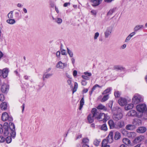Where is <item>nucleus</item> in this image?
<instances>
[{"label":"nucleus","mask_w":147,"mask_h":147,"mask_svg":"<svg viewBox=\"0 0 147 147\" xmlns=\"http://www.w3.org/2000/svg\"><path fill=\"white\" fill-rule=\"evenodd\" d=\"M9 126V128L8 123L7 122L4 123L3 126L0 124V133L3 132L5 136H7L10 134L12 138H14L16 136L15 125L13 123L10 122Z\"/></svg>","instance_id":"f257e3e1"},{"label":"nucleus","mask_w":147,"mask_h":147,"mask_svg":"<svg viewBox=\"0 0 147 147\" xmlns=\"http://www.w3.org/2000/svg\"><path fill=\"white\" fill-rule=\"evenodd\" d=\"M94 115L95 118L99 121H102L104 123L106 122L110 118L109 116L107 114L99 112L96 108H94Z\"/></svg>","instance_id":"f03ea898"},{"label":"nucleus","mask_w":147,"mask_h":147,"mask_svg":"<svg viewBox=\"0 0 147 147\" xmlns=\"http://www.w3.org/2000/svg\"><path fill=\"white\" fill-rule=\"evenodd\" d=\"M142 97L139 94H136L134 96L132 99V102L134 104H137L141 102Z\"/></svg>","instance_id":"7ed1b4c3"},{"label":"nucleus","mask_w":147,"mask_h":147,"mask_svg":"<svg viewBox=\"0 0 147 147\" xmlns=\"http://www.w3.org/2000/svg\"><path fill=\"white\" fill-rule=\"evenodd\" d=\"M136 109L138 112L143 113L147 109L146 105L145 104H141L138 105L136 107Z\"/></svg>","instance_id":"20e7f679"},{"label":"nucleus","mask_w":147,"mask_h":147,"mask_svg":"<svg viewBox=\"0 0 147 147\" xmlns=\"http://www.w3.org/2000/svg\"><path fill=\"white\" fill-rule=\"evenodd\" d=\"M1 119L3 121H11L13 120V118L11 116H9L6 112H5L2 114Z\"/></svg>","instance_id":"39448f33"},{"label":"nucleus","mask_w":147,"mask_h":147,"mask_svg":"<svg viewBox=\"0 0 147 147\" xmlns=\"http://www.w3.org/2000/svg\"><path fill=\"white\" fill-rule=\"evenodd\" d=\"M94 108H93L91 111L92 113L90 114L87 117V120L90 123H92L94 121V118H95V116L94 115Z\"/></svg>","instance_id":"423d86ee"},{"label":"nucleus","mask_w":147,"mask_h":147,"mask_svg":"<svg viewBox=\"0 0 147 147\" xmlns=\"http://www.w3.org/2000/svg\"><path fill=\"white\" fill-rule=\"evenodd\" d=\"M105 140L107 141V144H108V143H111L113 142V133L112 131H111L109 133V134L107 138V139H104Z\"/></svg>","instance_id":"0eeeda50"},{"label":"nucleus","mask_w":147,"mask_h":147,"mask_svg":"<svg viewBox=\"0 0 147 147\" xmlns=\"http://www.w3.org/2000/svg\"><path fill=\"white\" fill-rule=\"evenodd\" d=\"M67 63H63L61 61H59L56 65V67L59 69H63L67 66Z\"/></svg>","instance_id":"6e6552de"},{"label":"nucleus","mask_w":147,"mask_h":147,"mask_svg":"<svg viewBox=\"0 0 147 147\" xmlns=\"http://www.w3.org/2000/svg\"><path fill=\"white\" fill-rule=\"evenodd\" d=\"M112 31V28L111 27H109L107 28L104 33L105 37L107 38L110 35Z\"/></svg>","instance_id":"1a4fd4ad"},{"label":"nucleus","mask_w":147,"mask_h":147,"mask_svg":"<svg viewBox=\"0 0 147 147\" xmlns=\"http://www.w3.org/2000/svg\"><path fill=\"white\" fill-rule=\"evenodd\" d=\"M9 86L6 84H4L1 86V90L2 92L6 93L8 90Z\"/></svg>","instance_id":"9d476101"},{"label":"nucleus","mask_w":147,"mask_h":147,"mask_svg":"<svg viewBox=\"0 0 147 147\" xmlns=\"http://www.w3.org/2000/svg\"><path fill=\"white\" fill-rule=\"evenodd\" d=\"M123 117L122 114L120 113L117 114H114L113 115V119L116 121H117L121 119Z\"/></svg>","instance_id":"9b49d317"},{"label":"nucleus","mask_w":147,"mask_h":147,"mask_svg":"<svg viewBox=\"0 0 147 147\" xmlns=\"http://www.w3.org/2000/svg\"><path fill=\"white\" fill-rule=\"evenodd\" d=\"M125 126V123L123 121H120L116 124V128L120 129L123 127Z\"/></svg>","instance_id":"f8f14e48"},{"label":"nucleus","mask_w":147,"mask_h":147,"mask_svg":"<svg viewBox=\"0 0 147 147\" xmlns=\"http://www.w3.org/2000/svg\"><path fill=\"white\" fill-rule=\"evenodd\" d=\"M118 102L119 105L121 106H124L127 103V100L124 98H121Z\"/></svg>","instance_id":"ddd939ff"},{"label":"nucleus","mask_w":147,"mask_h":147,"mask_svg":"<svg viewBox=\"0 0 147 147\" xmlns=\"http://www.w3.org/2000/svg\"><path fill=\"white\" fill-rule=\"evenodd\" d=\"M2 77L3 78H5L8 76V73L9 72V69L7 68H5L2 70Z\"/></svg>","instance_id":"4468645a"},{"label":"nucleus","mask_w":147,"mask_h":147,"mask_svg":"<svg viewBox=\"0 0 147 147\" xmlns=\"http://www.w3.org/2000/svg\"><path fill=\"white\" fill-rule=\"evenodd\" d=\"M136 128V126L133 124H128L126 125L125 128L126 129L131 131H133Z\"/></svg>","instance_id":"2eb2a0df"},{"label":"nucleus","mask_w":147,"mask_h":147,"mask_svg":"<svg viewBox=\"0 0 147 147\" xmlns=\"http://www.w3.org/2000/svg\"><path fill=\"white\" fill-rule=\"evenodd\" d=\"M102 0H91L92 5L93 6H96L99 5Z\"/></svg>","instance_id":"dca6fc26"},{"label":"nucleus","mask_w":147,"mask_h":147,"mask_svg":"<svg viewBox=\"0 0 147 147\" xmlns=\"http://www.w3.org/2000/svg\"><path fill=\"white\" fill-rule=\"evenodd\" d=\"M108 123L110 129L116 128V125H115L113 121L112 120H110L108 121Z\"/></svg>","instance_id":"f3484780"},{"label":"nucleus","mask_w":147,"mask_h":147,"mask_svg":"<svg viewBox=\"0 0 147 147\" xmlns=\"http://www.w3.org/2000/svg\"><path fill=\"white\" fill-rule=\"evenodd\" d=\"M137 113L136 111L134 110H131L129 111L127 113V115L129 116H137Z\"/></svg>","instance_id":"a211bd4d"},{"label":"nucleus","mask_w":147,"mask_h":147,"mask_svg":"<svg viewBox=\"0 0 147 147\" xmlns=\"http://www.w3.org/2000/svg\"><path fill=\"white\" fill-rule=\"evenodd\" d=\"M146 130V128L144 127H139L137 130V131L139 133H144Z\"/></svg>","instance_id":"6ab92c4d"},{"label":"nucleus","mask_w":147,"mask_h":147,"mask_svg":"<svg viewBox=\"0 0 147 147\" xmlns=\"http://www.w3.org/2000/svg\"><path fill=\"white\" fill-rule=\"evenodd\" d=\"M144 138V136H140L137 137L134 140V141L137 143L139 142L142 140Z\"/></svg>","instance_id":"aec40b11"},{"label":"nucleus","mask_w":147,"mask_h":147,"mask_svg":"<svg viewBox=\"0 0 147 147\" xmlns=\"http://www.w3.org/2000/svg\"><path fill=\"white\" fill-rule=\"evenodd\" d=\"M113 68L114 69L117 71H121L123 70H124L125 69V68L123 67L122 66L120 65L114 66Z\"/></svg>","instance_id":"412c9836"},{"label":"nucleus","mask_w":147,"mask_h":147,"mask_svg":"<svg viewBox=\"0 0 147 147\" xmlns=\"http://www.w3.org/2000/svg\"><path fill=\"white\" fill-rule=\"evenodd\" d=\"M97 108L98 109L102 110L104 111H107V108L101 104H100L97 107Z\"/></svg>","instance_id":"4be33fe9"},{"label":"nucleus","mask_w":147,"mask_h":147,"mask_svg":"<svg viewBox=\"0 0 147 147\" xmlns=\"http://www.w3.org/2000/svg\"><path fill=\"white\" fill-rule=\"evenodd\" d=\"M123 142L127 146L131 144V142L129 139L127 138H124L123 140Z\"/></svg>","instance_id":"5701e85b"},{"label":"nucleus","mask_w":147,"mask_h":147,"mask_svg":"<svg viewBox=\"0 0 147 147\" xmlns=\"http://www.w3.org/2000/svg\"><path fill=\"white\" fill-rule=\"evenodd\" d=\"M134 107L133 104L131 103L126 105L125 107V109L126 110H129L132 109Z\"/></svg>","instance_id":"b1692460"},{"label":"nucleus","mask_w":147,"mask_h":147,"mask_svg":"<svg viewBox=\"0 0 147 147\" xmlns=\"http://www.w3.org/2000/svg\"><path fill=\"white\" fill-rule=\"evenodd\" d=\"M7 103L5 102H2L0 105V107L2 110H6L7 109Z\"/></svg>","instance_id":"393cba45"},{"label":"nucleus","mask_w":147,"mask_h":147,"mask_svg":"<svg viewBox=\"0 0 147 147\" xmlns=\"http://www.w3.org/2000/svg\"><path fill=\"white\" fill-rule=\"evenodd\" d=\"M144 26L143 25H138L135 27L134 30L135 32H137L141 29L143 28Z\"/></svg>","instance_id":"a878e982"},{"label":"nucleus","mask_w":147,"mask_h":147,"mask_svg":"<svg viewBox=\"0 0 147 147\" xmlns=\"http://www.w3.org/2000/svg\"><path fill=\"white\" fill-rule=\"evenodd\" d=\"M101 144V147H110V146L107 144V141L105 140H103Z\"/></svg>","instance_id":"bb28decb"},{"label":"nucleus","mask_w":147,"mask_h":147,"mask_svg":"<svg viewBox=\"0 0 147 147\" xmlns=\"http://www.w3.org/2000/svg\"><path fill=\"white\" fill-rule=\"evenodd\" d=\"M121 134L118 131L115 132V134L114 138L116 140H119L120 138Z\"/></svg>","instance_id":"cd10ccee"},{"label":"nucleus","mask_w":147,"mask_h":147,"mask_svg":"<svg viewBox=\"0 0 147 147\" xmlns=\"http://www.w3.org/2000/svg\"><path fill=\"white\" fill-rule=\"evenodd\" d=\"M84 97H83L81 99L80 101V105L79 108V109L81 110L83 107V105H84Z\"/></svg>","instance_id":"c85d7f7f"},{"label":"nucleus","mask_w":147,"mask_h":147,"mask_svg":"<svg viewBox=\"0 0 147 147\" xmlns=\"http://www.w3.org/2000/svg\"><path fill=\"white\" fill-rule=\"evenodd\" d=\"M53 74H44L43 75L42 78L43 80H45V78H48L51 76Z\"/></svg>","instance_id":"c756f323"},{"label":"nucleus","mask_w":147,"mask_h":147,"mask_svg":"<svg viewBox=\"0 0 147 147\" xmlns=\"http://www.w3.org/2000/svg\"><path fill=\"white\" fill-rule=\"evenodd\" d=\"M116 10V8H113L112 9H111L107 13V15L108 16H111L113 13Z\"/></svg>","instance_id":"7c9ffc66"},{"label":"nucleus","mask_w":147,"mask_h":147,"mask_svg":"<svg viewBox=\"0 0 147 147\" xmlns=\"http://www.w3.org/2000/svg\"><path fill=\"white\" fill-rule=\"evenodd\" d=\"M7 22L11 24H13L16 23V21L14 19H10L7 20Z\"/></svg>","instance_id":"2f4dec72"},{"label":"nucleus","mask_w":147,"mask_h":147,"mask_svg":"<svg viewBox=\"0 0 147 147\" xmlns=\"http://www.w3.org/2000/svg\"><path fill=\"white\" fill-rule=\"evenodd\" d=\"M101 130H104L105 131H106L107 129V125L106 123H104L100 127Z\"/></svg>","instance_id":"473e14b6"},{"label":"nucleus","mask_w":147,"mask_h":147,"mask_svg":"<svg viewBox=\"0 0 147 147\" xmlns=\"http://www.w3.org/2000/svg\"><path fill=\"white\" fill-rule=\"evenodd\" d=\"M100 141L101 140L100 139H95L94 141L93 144L95 145L98 146L99 145Z\"/></svg>","instance_id":"72a5a7b5"},{"label":"nucleus","mask_w":147,"mask_h":147,"mask_svg":"<svg viewBox=\"0 0 147 147\" xmlns=\"http://www.w3.org/2000/svg\"><path fill=\"white\" fill-rule=\"evenodd\" d=\"M109 98V95L107 94L104 96L103 97L102 99L101 102H104L105 101L107 100Z\"/></svg>","instance_id":"f704fd0d"},{"label":"nucleus","mask_w":147,"mask_h":147,"mask_svg":"<svg viewBox=\"0 0 147 147\" xmlns=\"http://www.w3.org/2000/svg\"><path fill=\"white\" fill-rule=\"evenodd\" d=\"M11 136H8L5 139V141L7 143L9 144L12 141V139L11 138Z\"/></svg>","instance_id":"c9c22d12"},{"label":"nucleus","mask_w":147,"mask_h":147,"mask_svg":"<svg viewBox=\"0 0 147 147\" xmlns=\"http://www.w3.org/2000/svg\"><path fill=\"white\" fill-rule=\"evenodd\" d=\"M67 53L68 54L70 57H72L73 56V52L70 50L69 48H67Z\"/></svg>","instance_id":"e433bc0d"},{"label":"nucleus","mask_w":147,"mask_h":147,"mask_svg":"<svg viewBox=\"0 0 147 147\" xmlns=\"http://www.w3.org/2000/svg\"><path fill=\"white\" fill-rule=\"evenodd\" d=\"M78 88V83L75 82L74 83V88L73 90V93H74V92H76L77 90V89Z\"/></svg>","instance_id":"4c0bfd02"},{"label":"nucleus","mask_w":147,"mask_h":147,"mask_svg":"<svg viewBox=\"0 0 147 147\" xmlns=\"http://www.w3.org/2000/svg\"><path fill=\"white\" fill-rule=\"evenodd\" d=\"M9 19H12L13 17V11H12L10 12L7 15Z\"/></svg>","instance_id":"58836bf2"},{"label":"nucleus","mask_w":147,"mask_h":147,"mask_svg":"<svg viewBox=\"0 0 147 147\" xmlns=\"http://www.w3.org/2000/svg\"><path fill=\"white\" fill-rule=\"evenodd\" d=\"M111 90V88H109L105 90L103 92L102 94H107L109 93Z\"/></svg>","instance_id":"ea45409f"},{"label":"nucleus","mask_w":147,"mask_h":147,"mask_svg":"<svg viewBox=\"0 0 147 147\" xmlns=\"http://www.w3.org/2000/svg\"><path fill=\"white\" fill-rule=\"evenodd\" d=\"M67 83L68 84L69 86L71 88H72L73 86L72 84V81L70 79H68L67 80Z\"/></svg>","instance_id":"a19ab883"},{"label":"nucleus","mask_w":147,"mask_h":147,"mask_svg":"<svg viewBox=\"0 0 147 147\" xmlns=\"http://www.w3.org/2000/svg\"><path fill=\"white\" fill-rule=\"evenodd\" d=\"M55 22L58 24H61L62 23V20L61 19L59 18H57L55 19Z\"/></svg>","instance_id":"79ce46f5"},{"label":"nucleus","mask_w":147,"mask_h":147,"mask_svg":"<svg viewBox=\"0 0 147 147\" xmlns=\"http://www.w3.org/2000/svg\"><path fill=\"white\" fill-rule=\"evenodd\" d=\"M90 13L92 15H94V16H96V13L97 12L96 10H92L90 11Z\"/></svg>","instance_id":"37998d69"},{"label":"nucleus","mask_w":147,"mask_h":147,"mask_svg":"<svg viewBox=\"0 0 147 147\" xmlns=\"http://www.w3.org/2000/svg\"><path fill=\"white\" fill-rule=\"evenodd\" d=\"M99 34L98 32H96L94 34V39L96 40L97 39L98 37L99 36Z\"/></svg>","instance_id":"c03bdc74"},{"label":"nucleus","mask_w":147,"mask_h":147,"mask_svg":"<svg viewBox=\"0 0 147 147\" xmlns=\"http://www.w3.org/2000/svg\"><path fill=\"white\" fill-rule=\"evenodd\" d=\"M114 95L115 97H118L120 96V94L119 91H116L114 93Z\"/></svg>","instance_id":"a18cd8bd"},{"label":"nucleus","mask_w":147,"mask_h":147,"mask_svg":"<svg viewBox=\"0 0 147 147\" xmlns=\"http://www.w3.org/2000/svg\"><path fill=\"white\" fill-rule=\"evenodd\" d=\"M5 138L3 136H0V142H3L5 141Z\"/></svg>","instance_id":"49530a36"},{"label":"nucleus","mask_w":147,"mask_h":147,"mask_svg":"<svg viewBox=\"0 0 147 147\" xmlns=\"http://www.w3.org/2000/svg\"><path fill=\"white\" fill-rule=\"evenodd\" d=\"M15 18L17 19H19L20 18L19 16V12H16L15 13Z\"/></svg>","instance_id":"de8ad7c7"},{"label":"nucleus","mask_w":147,"mask_h":147,"mask_svg":"<svg viewBox=\"0 0 147 147\" xmlns=\"http://www.w3.org/2000/svg\"><path fill=\"white\" fill-rule=\"evenodd\" d=\"M89 142V140L87 138H84L82 140V142L84 143H87Z\"/></svg>","instance_id":"09e8293b"},{"label":"nucleus","mask_w":147,"mask_h":147,"mask_svg":"<svg viewBox=\"0 0 147 147\" xmlns=\"http://www.w3.org/2000/svg\"><path fill=\"white\" fill-rule=\"evenodd\" d=\"M4 100V97L3 94H0V100L1 101H3Z\"/></svg>","instance_id":"8fccbe9b"},{"label":"nucleus","mask_w":147,"mask_h":147,"mask_svg":"<svg viewBox=\"0 0 147 147\" xmlns=\"http://www.w3.org/2000/svg\"><path fill=\"white\" fill-rule=\"evenodd\" d=\"M131 38L128 35L125 39V42H128L131 39Z\"/></svg>","instance_id":"3c124183"},{"label":"nucleus","mask_w":147,"mask_h":147,"mask_svg":"<svg viewBox=\"0 0 147 147\" xmlns=\"http://www.w3.org/2000/svg\"><path fill=\"white\" fill-rule=\"evenodd\" d=\"M82 135L81 134H78V135H76V140H77L78 139L82 137Z\"/></svg>","instance_id":"603ef678"},{"label":"nucleus","mask_w":147,"mask_h":147,"mask_svg":"<svg viewBox=\"0 0 147 147\" xmlns=\"http://www.w3.org/2000/svg\"><path fill=\"white\" fill-rule=\"evenodd\" d=\"M113 102L112 101H111L109 102V104H108V106L111 109L112 108V106L113 105Z\"/></svg>","instance_id":"864d4df0"},{"label":"nucleus","mask_w":147,"mask_h":147,"mask_svg":"<svg viewBox=\"0 0 147 147\" xmlns=\"http://www.w3.org/2000/svg\"><path fill=\"white\" fill-rule=\"evenodd\" d=\"M87 82L86 81L82 80L81 82V84L82 85L86 86L87 84Z\"/></svg>","instance_id":"5fc2aeb1"},{"label":"nucleus","mask_w":147,"mask_h":147,"mask_svg":"<svg viewBox=\"0 0 147 147\" xmlns=\"http://www.w3.org/2000/svg\"><path fill=\"white\" fill-rule=\"evenodd\" d=\"M61 54L62 55H66L65 51L64 49H62L61 50Z\"/></svg>","instance_id":"6e6d98bb"},{"label":"nucleus","mask_w":147,"mask_h":147,"mask_svg":"<svg viewBox=\"0 0 147 147\" xmlns=\"http://www.w3.org/2000/svg\"><path fill=\"white\" fill-rule=\"evenodd\" d=\"M136 34L135 32L134 31L130 34L129 36L131 38L134 35Z\"/></svg>","instance_id":"4d7b16f0"},{"label":"nucleus","mask_w":147,"mask_h":147,"mask_svg":"<svg viewBox=\"0 0 147 147\" xmlns=\"http://www.w3.org/2000/svg\"><path fill=\"white\" fill-rule=\"evenodd\" d=\"M84 73L85 75L88 76H91L92 75L91 73L88 72H85Z\"/></svg>","instance_id":"13d9d810"},{"label":"nucleus","mask_w":147,"mask_h":147,"mask_svg":"<svg viewBox=\"0 0 147 147\" xmlns=\"http://www.w3.org/2000/svg\"><path fill=\"white\" fill-rule=\"evenodd\" d=\"M71 58V60L73 65H74L75 63V59L73 57Z\"/></svg>","instance_id":"bf43d9fd"},{"label":"nucleus","mask_w":147,"mask_h":147,"mask_svg":"<svg viewBox=\"0 0 147 147\" xmlns=\"http://www.w3.org/2000/svg\"><path fill=\"white\" fill-rule=\"evenodd\" d=\"M77 71L76 70H74L73 72V75L74 77H75L77 76Z\"/></svg>","instance_id":"052dcab7"},{"label":"nucleus","mask_w":147,"mask_h":147,"mask_svg":"<svg viewBox=\"0 0 147 147\" xmlns=\"http://www.w3.org/2000/svg\"><path fill=\"white\" fill-rule=\"evenodd\" d=\"M82 77L84 79L86 80H88V77L87 76H85V75H82Z\"/></svg>","instance_id":"680f3d73"},{"label":"nucleus","mask_w":147,"mask_h":147,"mask_svg":"<svg viewBox=\"0 0 147 147\" xmlns=\"http://www.w3.org/2000/svg\"><path fill=\"white\" fill-rule=\"evenodd\" d=\"M60 55V52L59 51H58L56 53V55L57 57H59Z\"/></svg>","instance_id":"e2e57ef3"},{"label":"nucleus","mask_w":147,"mask_h":147,"mask_svg":"<svg viewBox=\"0 0 147 147\" xmlns=\"http://www.w3.org/2000/svg\"><path fill=\"white\" fill-rule=\"evenodd\" d=\"M70 3H65L64 4L63 6L64 7H66L68 5H70Z\"/></svg>","instance_id":"0e129e2a"},{"label":"nucleus","mask_w":147,"mask_h":147,"mask_svg":"<svg viewBox=\"0 0 147 147\" xmlns=\"http://www.w3.org/2000/svg\"><path fill=\"white\" fill-rule=\"evenodd\" d=\"M25 104L23 103L22 106L21 107L22 108V113L24 111V109L25 108Z\"/></svg>","instance_id":"69168bd1"},{"label":"nucleus","mask_w":147,"mask_h":147,"mask_svg":"<svg viewBox=\"0 0 147 147\" xmlns=\"http://www.w3.org/2000/svg\"><path fill=\"white\" fill-rule=\"evenodd\" d=\"M88 91V90L87 88H84V90H83V93H86Z\"/></svg>","instance_id":"338daca9"},{"label":"nucleus","mask_w":147,"mask_h":147,"mask_svg":"<svg viewBox=\"0 0 147 147\" xmlns=\"http://www.w3.org/2000/svg\"><path fill=\"white\" fill-rule=\"evenodd\" d=\"M126 45L125 44H124L123 45H122L121 48L122 49H124L126 47Z\"/></svg>","instance_id":"774afa93"}]
</instances>
